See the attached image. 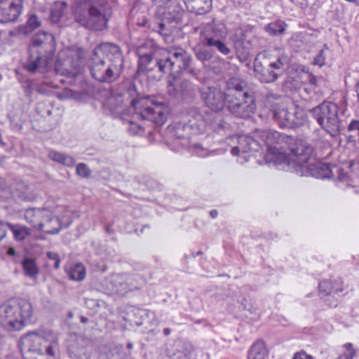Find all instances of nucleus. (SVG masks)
<instances>
[{"label":"nucleus","instance_id":"1","mask_svg":"<svg viewBox=\"0 0 359 359\" xmlns=\"http://www.w3.org/2000/svg\"><path fill=\"white\" fill-rule=\"evenodd\" d=\"M124 57L119 46L104 43L95 48L90 58L92 76L98 82L111 83L123 72Z\"/></svg>","mask_w":359,"mask_h":359},{"label":"nucleus","instance_id":"2","mask_svg":"<svg viewBox=\"0 0 359 359\" xmlns=\"http://www.w3.org/2000/svg\"><path fill=\"white\" fill-rule=\"evenodd\" d=\"M286 147L290 149L289 156L283 154L281 159L288 170L299 176H311L318 179L329 178L331 170L329 165L323 163L306 165L313 152V148L302 140L291 137V142Z\"/></svg>","mask_w":359,"mask_h":359},{"label":"nucleus","instance_id":"3","mask_svg":"<svg viewBox=\"0 0 359 359\" xmlns=\"http://www.w3.org/2000/svg\"><path fill=\"white\" fill-rule=\"evenodd\" d=\"M226 108L235 116L246 118L255 114L257 105L253 93L247 84L233 77L226 82Z\"/></svg>","mask_w":359,"mask_h":359},{"label":"nucleus","instance_id":"4","mask_svg":"<svg viewBox=\"0 0 359 359\" xmlns=\"http://www.w3.org/2000/svg\"><path fill=\"white\" fill-rule=\"evenodd\" d=\"M111 7L107 0H83L77 3L75 20L83 27L102 30L107 23Z\"/></svg>","mask_w":359,"mask_h":359},{"label":"nucleus","instance_id":"5","mask_svg":"<svg viewBox=\"0 0 359 359\" xmlns=\"http://www.w3.org/2000/svg\"><path fill=\"white\" fill-rule=\"evenodd\" d=\"M32 316V305L24 299L9 301L0 306V325L8 330H21Z\"/></svg>","mask_w":359,"mask_h":359},{"label":"nucleus","instance_id":"6","mask_svg":"<svg viewBox=\"0 0 359 359\" xmlns=\"http://www.w3.org/2000/svg\"><path fill=\"white\" fill-rule=\"evenodd\" d=\"M53 36L47 32L35 34L29 46V56L25 68L29 72L44 73L48 66L47 54L52 53Z\"/></svg>","mask_w":359,"mask_h":359},{"label":"nucleus","instance_id":"7","mask_svg":"<svg viewBox=\"0 0 359 359\" xmlns=\"http://www.w3.org/2000/svg\"><path fill=\"white\" fill-rule=\"evenodd\" d=\"M22 351L34 352L40 359L54 357L57 349V340L51 331L32 332L23 336L20 341Z\"/></svg>","mask_w":359,"mask_h":359},{"label":"nucleus","instance_id":"8","mask_svg":"<svg viewBox=\"0 0 359 359\" xmlns=\"http://www.w3.org/2000/svg\"><path fill=\"white\" fill-rule=\"evenodd\" d=\"M182 116L194 135L205 133L210 126L224 128L220 116L197 107L189 108Z\"/></svg>","mask_w":359,"mask_h":359},{"label":"nucleus","instance_id":"9","mask_svg":"<svg viewBox=\"0 0 359 359\" xmlns=\"http://www.w3.org/2000/svg\"><path fill=\"white\" fill-rule=\"evenodd\" d=\"M131 104L142 118L158 126L163 125L168 119V109L162 103H156L148 97H140L133 100Z\"/></svg>","mask_w":359,"mask_h":359},{"label":"nucleus","instance_id":"10","mask_svg":"<svg viewBox=\"0 0 359 359\" xmlns=\"http://www.w3.org/2000/svg\"><path fill=\"white\" fill-rule=\"evenodd\" d=\"M255 136L266 144L268 150L266 159L274 162L282 158L283 151L281 150L285 149L287 142H291L290 136L270 129H257Z\"/></svg>","mask_w":359,"mask_h":359},{"label":"nucleus","instance_id":"11","mask_svg":"<svg viewBox=\"0 0 359 359\" xmlns=\"http://www.w3.org/2000/svg\"><path fill=\"white\" fill-rule=\"evenodd\" d=\"M318 123L327 133L332 134L339 131L340 121L338 116L339 108L333 102H323L309 111Z\"/></svg>","mask_w":359,"mask_h":359},{"label":"nucleus","instance_id":"12","mask_svg":"<svg viewBox=\"0 0 359 359\" xmlns=\"http://www.w3.org/2000/svg\"><path fill=\"white\" fill-rule=\"evenodd\" d=\"M287 62V57L285 55L279 56L275 61L269 62L266 67H263L260 62L255 61L254 71L261 82L273 83L283 74L285 65Z\"/></svg>","mask_w":359,"mask_h":359},{"label":"nucleus","instance_id":"13","mask_svg":"<svg viewBox=\"0 0 359 359\" xmlns=\"http://www.w3.org/2000/svg\"><path fill=\"white\" fill-rule=\"evenodd\" d=\"M280 97L278 95L269 93L264 100V107L271 114L273 119L282 128L292 127L294 114L292 111L279 105L276 101Z\"/></svg>","mask_w":359,"mask_h":359},{"label":"nucleus","instance_id":"14","mask_svg":"<svg viewBox=\"0 0 359 359\" xmlns=\"http://www.w3.org/2000/svg\"><path fill=\"white\" fill-rule=\"evenodd\" d=\"M255 135V132L253 133ZM256 137L247 135L233 136L226 139V143L230 146L232 155L238 156L240 154H246L252 151H258L260 143Z\"/></svg>","mask_w":359,"mask_h":359},{"label":"nucleus","instance_id":"15","mask_svg":"<svg viewBox=\"0 0 359 359\" xmlns=\"http://www.w3.org/2000/svg\"><path fill=\"white\" fill-rule=\"evenodd\" d=\"M68 58L62 65L56 64L55 71L57 74L66 76L67 78H77L82 73V65L80 53L78 51L69 50Z\"/></svg>","mask_w":359,"mask_h":359},{"label":"nucleus","instance_id":"16","mask_svg":"<svg viewBox=\"0 0 359 359\" xmlns=\"http://www.w3.org/2000/svg\"><path fill=\"white\" fill-rule=\"evenodd\" d=\"M201 97L208 107L214 111H220L226 107V88L223 92L215 86L203 87Z\"/></svg>","mask_w":359,"mask_h":359},{"label":"nucleus","instance_id":"17","mask_svg":"<svg viewBox=\"0 0 359 359\" xmlns=\"http://www.w3.org/2000/svg\"><path fill=\"white\" fill-rule=\"evenodd\" d=\"M168 50L173 62L174 73L179 74L184 70L192 76L198 74L196 69L191 65L192 57L187 51L180 47H174Z\"/></svg>","mask_w":359,"mask_h":359},{"label":"nucleus","instance_id":"18","mask_svg":"<svg viewBox=\"0 0 359 359\" xmlns=\"http://www.w3.org/2000/svg\"><path fill=\"white\" fill-rule=\"evenodd\" d=\"M24 0H0V23L13 22L21 15Z\"/></svg>","mask_w":359,"mask_h":359},{"label":"nucleus","instance_id":"19","mask_svg":"<svg viewBox=\"0 0 359 359\" xmlns=\"http://www.w3.org/2000/svg\"><path fill=\"white\" fill-rule=\"evenodd\" d=\"M197 91L198 87L187 80L181 81L179 84H173L170 81L168 85V92L170 95L187 102L194 100Z\"/></svg>","mask_w":359,"mask_h":359},{"label":"nucleus","instance_id":"20","mask_svg":"<svg viewBox=\"0 0 359 359\" xmlns=\"http://www.w3.org/2000/svg\"><path fill=\"white\" fill-rule=\"evenodd\" d=\"M167 133L170 137L174 140H182L183 142L180 143L182 147L187 146V139L191 135H194V133H191L190 128H189L188 125L185 124V121H183L182 116L178 121L168 127Z\"/></svg>","mask_w":359,"mask_h":359},{"label":"nucleus","instance_id":"21","mask_svg":"<svg viewBox=\"0 0 359 359\" xmlns=\"http://www.w3.org/2000/svg\"><path fill=\"white\" fill-rule=\"evenodd\" d=\"M226 36L224 25L213 20L206 24L201 31V42L203 44L208 43L210 39H223Z\"/></svg>","mask_w":359,"mask_h":359},{"label":"nucleus","instance_id":"22","mask_svg":"<svg viewBox=\"0 0 359 359\" xmlns=\"http://www.w3.org/2000/svg\"><path fill=\"white\" fill-rule=\"evenodd\" d=\"M11 190L13 196L20 201H32L35 198L30 191L32 189L29 186L22 181L15 182L11 187Z\"/></svg>","mask_w":359,"mask_h":359},{"label":"nucleus","instance_id":"23","mask_svg":"<svg viewBox=\"0 0 359 359\" xmlns=\"http://www.w3.org/2000/svg\"><path fill=\"white\" fill-rule=\"evenodd\" d=\"M155 63L159 72L163 74H175L174 73L173 62L170 57L168 50H163L160 57L155 58Z\"/></svg>","mask_w":359,"mask_h":359},{"label":"nucleus","instance_id":"24","mask_svg":"<svg viewBox=\"0 0 359 359\" xmlns=\"http://www.w3.org/2000/svg\"><path fill=\"white\" fill-rule=\"evenodd\" d=\"M342 291L341 282L335 280H324L319 283V292L321 297H325L332 294Z\"/></svg>","mask_w":359,"mask_h":359},{"label":"nucleus","instance_id":"25","mask_svg":"<svg viewBox=\"0 0 359 359\" xmlns=\"http://www.w3.org/2000/svg\"><path fill=\"white\" fill-rule=\"evenodd\" d=\"M267 353L264 342L262 340H257L250 347L248 359H266Z\"/></svg>","mask_w":359,"mask_h":359},{"label":"nucleus","instance_id":"26","mask_svg":"<svg viewBox=\"0 0 359 359\" xmlns=\"http://www.w3.org/2000/svg\"><path fill=\"white\" fill-rule=\"evenodd\" d=\"M192 345L184 341H178L174 345L175 352L169 359H189V353L191 352Z\"/></svg>","mask_w":359,"mask_h":359},{"label":"nucleus","instance_id":"27","mask_svg":"<svg viewBox=\"0 0 359 359\" xmlns=\"http://www.w3.org/2000/svg\"><path fill=\"white\" fill-rule=\"evenodd\" d=\"M20 262L25 275L31 278H36L39 273V269L36 260L32 258L26 257Z\"/></svg>","mask_w":359,"mask_h":359},{"label":"nucleus","instance_id":"28","mask_svg":"<svg viewBox=\"0 0 359 359\" xmlns=\"http://www.w3.org/2000/svg\"><path fill=\"white\" fill-rule=\"evenodd\" d=\"M193 51L196 59L201 61L203 64L211 60L213 57V53L208 48V46L201 44H197L194 48Z\"/></svg>","mask_w":359,"mask_h":359},{"label":"nucleus","instance_id":"29","mask_svg":"<svg viewBox=\"0 0 359 359\" xmlns=\"http://www.w3.org/2000/svg\"><path fill=\"white\" fill-rule=\"evenodd\" d=\"M48 157L53 161L61 163L68 167H72L75 164L73 157L64 153H60L53 150L48 152Z\"/></svg>","mask_w":359,"mask_h":359},{"label":"nucleus","instance_id":"30","mask_svg":"<svg viewBox=\"0 0 359 359\" xmlns=\"http://www.w3.org/2000/svg\"><path fill=\"white\" fill-rule=\"evenodd\" d=\"M210 48H215L222 55L227 56L231 53V50L227 45L222 41V39H210L208 43H203Z\"/></svg>","mask_w":359,"mask_h":359},{"label":"nucleus","instance_id":"31","mask_svg":"<svg viewBox=\"0 0 359 359\" xmlns=\"http://www.w3.org/2000/svg\"><path fill=\"white\" fill-rule=\"evenodd\" d=\"M123 99L121 95L111 94L107 97L104 105L111 111H118V109L122 106Z\"/></svg>","mask_w":359,"mask_h":359},{"label":"nucleus","instance_id":"32","mask_svg":"<svg viewBox=\"0 0 359 359\" xmlns=\"http://www.w3.org/2000/svg\"><path fill=\"white\" fill-rule=\"evenodd\" d=\"M67 4L65 2H56L50 11V18L53 22L57 23L62 17Z\"/></svg>","mask_w":359,"mask_h":359},{"label":"nucleus","instance_id":"33","mask_svg":"<svg viewBox=\"0 0 359 359\" xmlns=\"http://www.w3.org/2000/svg\"><path fill=\"white\" fill-rule=\"evenodd\" d=\"M286 24L281 20L271 22L265 27V30L271 35L283 34L285 31Z\"/></svg>","mask_w":359,"mask_h":359},{"label":"nucleus","instance_id":"34","mask_svg":"<svg viewBox=\"0 0 359 359\" xmlns=\"http://www.w3.org/2000/svg\"><path fill=\"white\" fill-rule=\"evenodd\" d=\"M69 276L72 280L80 281L86 276V269L81 264H76L71 267L69 271Z\"/></svg>","mask_w":359,"mask_h":359},{"label":"nucleus","instance_id":"35","mask_svg":"<svg viewBox=\"0 0 359 359\" xmlns=\"http://www.w3.org/2000/svg\"><path fill=\"white\" fill-rule=\"evenodd\" d=\"M292 114H294L293 118H292L293 124L290 128L299 127L307 123L308 116L303 110H292Z\"/></svg>","mask_w":359,"mask_h":359},{"label":"nucleus","instance_id":"36","mask_svg":"<svg viewBox=\"0 0 359 359\" xmlns=\"http://www.w3.org/2000/svg\"><path fill=\"white\" fill-rule=\"evenodd\" d=\"M13 231L15 239L22 241L30 234L29 230L25 226H8Z\"/></svg>","mask_w":359,"mask_h":359},{"label":"nucleus","instance_id":"37","mask_svg":"<svg viewBox=\"0 0 359 359\" xmlns=\"http://www.w3.org/2000/svg\"><path fill=\"white\" fill-rule=\"evenodd\" d=\"M41 26V21L36 15H32L28 18L25 27V34H29Z\"/></svg>","mask_w":359,"mask_h":359},{"label":"nucleus","instance_id":"38","mask_svg":"<svg viewBox=\"0 0 359 359\" xmlns=\"http://www.w3.org/2000/svg\"><path fill=\"white\" fill-rule=\"evenodd\" d=\"M61 99H74L79 100L81 98V94L79 92L74 91L72 89L65 88L60 94Z\"/></svg>","mask_w":359,"mask_h":359},{"label":"nucleus","instance_id":"39","mask_svg":"<svg viewBox=\"0 0 359 359\" xmlns=\"http://www.w3.org/2000/svg\"><path fill=\"white\" fill-rule=\"evenodd\" d=\"M76 172L79 176L83 178H88L92 173L91 170L84 163H80L76 165Z\"/></svg>","mask_w":359,"mask_h":359},{"label":"nucleus","instance_id":"40","mask_svg":"<svg viewBox=\"0 0 359 359\" xmlns=\"http://www.w3.org/2000/svg\"><path fill=\"white\" fill-rule=\"evenodd\" d=\"M152 60V57L149 53H145L142 55H140L139 59V65L138 69L139 71H144L147 69V65L150 63Z\"/></svg>","mask_w":359,"mask_h":359},{"label":"nucleus","instance_id":"41","mask_svg":"<svg viewBox=\"0 0 359 359\" xmlns=\"http://www.w3.org/2000/svg\"><path fill=\"white\" fill-rule=\"evenodd\" d=\"M197 0H183L187 9L191 13H201L200 4L196 3Z\"/></svg>","mask_w":359,"mask_h":359},{"label":"nucleus","instance_id":"42","mask_svg":"<svg viewBox=\"0 0 359 359\" xmlns=\"http://www.w3.org/2000/svg\"><path fill=\"white\" fill-rule=\"evenodd\" d=\"M189 353V359H208V354L201 350H195L192 346L191 352Z\"/></svg>","mask_w":359,"mask_h":359},{"label":"nucleus","instance_id":"43","mask_svg":"<svg viewBox=\"0 0 359 359\" xmlns=\"http://www.w3.org/2000/svg\"><path fill=\"white\" fill-rule=\"evenodd\" d=\"M128 131L131 135H137L140 132L143 131V128L139 124L130 121Z\"/></svg>","mask_w":359,"mask_h":359},{"label":"nucleus","instance_id":"44","mask_svg":"<svg viewBox=\"0 0 359 359\" xmlns=\"http://www.w3.org/2000/svg\"><path fill=\"white\" fill-rule=\"evenodd\" d=\"M325 55L323 50H320L318 54L314 57L313 64L322 67L325 64Z\"/></svg>","mask_w":359,"mask_h":359},{"label":"nucleus","instance_id":"45","mask_svg":"<svg viewBox=\"0 0 359 359\" xmlns=\"http://www.w3.org/2000/svg\"><path fill=\"white\" fill-rule=\"evenodd\" d=\"M36 216V211L34 209H28L25 213V218L29 223H34L36 221L34 219Z\"/></svg>","mask_w":359,"mask_h":359},{"label":"nucleus","instance_id":"46","mask_svg":"<svg viewBox=\"0 0 359 359\" xmlns=\"http://www.w3.org/2000/svg\"><path fill=\"white\" fill-rule=\"evenodd\" d=\"M47 257H48V259L55 261L54 267L55 269H58L60 266V258L59 257V255L55 252H48Z\"/></svg>","mask_w":359,"mask_h":359},{"label":"nucleus","instance_id":"47","mask_svg":"<svg viewBox=\"0 0 359 359\" xmlns=\"http://www.w3.org/2000/svg\"><path fill=\"white\" fill-rule=\"evenodd\" d=\"M194 152L197 156L201 157H205L208 154L207 151L204 149L200 144L194 145Z\"/></svg>","mask_w":359,"mask_h":359},{"label":"nucleus","instance_id":"48","mask_svg":"<svg viewBox=\"0 0 359 359\" xmlns=\"http://www.w3.org/2000/svg\"><path fill=\"white\" fill-rule=\"evenodd\" d=\"M22 356L23 359H40L39 356L37 355V353H35L34 352H27V351H22ZM46 358H43V359H46Z\"/></svg>","mask_w":359,"mask_h":359},{"label":"nucleus","instance_id":"49","mask_svg":"<svg viewBox=\"0 0 359 359\" xmlns=\"http://www.w3.org/2000/svg\"><path fill=\"white\" fill-rule=\"evenodd\" d=\"M293 359H313V358L311 355L306 354L304 351H300L294 355Z\"/></svg>","mask_w":359,"mask_h":359},{"label":"nucleus","instance_id":"50","mask_svg":"<svg viewBox=\"0 0 359 359\" xmlns=\"http://www.w3.org/2000/svg\"><path fill=\"white\" fill-rule=\"evenodd\" d=\"M85 303L87 307L89 309H93L95 307H99L98 302L93 299L86 298Z\"/></svg>","mask_w":359,"mask_h":359},{"label":"nucleus","instance_id":"51","mask_svg":"<svg viewBox=\"0 0 359 359\" xmlns=\"http://www.w3.org/2000/svg\"><path fill=\"white\" fill-rule=\"evenodd\" d=\"M349 131L358 130L359 131V121L353 120L348 126Z\"/></svg>","mask_w":359,"mask_h":359},{"label":"nucleus","instance_id":"52","mask_svg":"<svg viewBox=\"0 0 359 359\" xmlns=\"http://www.w3.org/2000/svg\"><path fill=\"white\" fill-rule=\"evenodd\" d=\"M355 354H356L355 351H353L351 353H344L340 355L337 358V359H353V357L355 355Z\"/></svg>","mask_w":359,"mask_h":359},{"label":"nucleus","instance_id":"53","mask_svg":"<svg viewBox=\"0 0 359 359\" xmlns=\"http://www.w3.org/2000/svg\"><path fill=\"white\" fill-rule=\"evenodd\" d=\"M8 255L10 256H13L14 257V262L18 263L20 262L21 260L18 258V255H17L15 249L13 248H10L8 250Z\"/></svg>","mask_w":359,"mask_h":359},{"label":"nucleus","instance_id":"54","mask_svg":"<svg viewBox=\"0 0 359 359\" xmlns=\"http://www.w3.org/2000/svg\"><path fill=\"white\" fill-rule=\"evenodd\" d=\"M113 226H104V230L109 235H111L116 231V230L113 229Z\"/></svg>","mask_w":359,"mask_h":359},{"label":"nucleus","instance_id":"55","mask_svg":"<svg viewBox=\"0 0 359 359\" xmlns=\"http://www.w3.org/2000/svg\"><path fill=\"white\" fill-rule=\"evenodd\" d=\"M344 346L348 351V353H351L353 351H355L353 347V344L351 343H347L344 344Z\"/></svg>","mask_w":359,"mask_h":359},{"label":"nucleus","instance_id":"56","mask_svg":"<svg viewBox=\"0 0 359 359\" xmlns=\"http://www.w3.org/2000/svg\"><path fill=\"white\" fill-rule=\"evenodd\" d=\"M309 84L312 88H314L316 86V79L313 75H311L309 77Z\"/></svg>","mask_w":359,"mask_h":359},{"label":"nucleus","instance_id":"57","mask_svg":"<svg viewBox=\"0 0 359 359\" xmlns=\"http://www.w3.org/2000/svg\"><path fill=\"white\" fill-rule=\"evenodd\" d=\"M111 355H112L111 353H101V354H100L98 359H111Z\"/></svg>","mask_w":359,"mask_h":359},{"label":"nucleus","instance_id":"58","mask_svg":"<svg viewBox=\"0 0 359 359\" xmlns=\"http://www.w3.org/2000/svg\"><path fill=\"white\" fill-rule=\"evenodd\" d=\"M60 231V228H56V229H54L52 231L45 230V232L48 233L55 234V233H59Z\"/></svg>","mask_w":359,"mask_h":359},{"label":"nucleus","instance_id":"59","mask_svg":"<svg viewBox=\"0 0 359 359\" xmlns=\"http://www.w3.org/2000/svg\"><path fill=\"white\" fill-rule=\"evenodd\" d=\"M158 27H159V33L163 34V32L165 30V25L163 22L158 23Z\"/></svg>","mask_w":359,"mask_h":359},{"label":"nucleus","instance_id":"60","mask_svg":"<svg viewBox=\"0 0 359 359\" xmlns=\"http://www.w3.org/2000/svg\"><path fill=\"white\" fill-rule=\"evenodd\" d=\"M210 0H197L196 3L200 4V9L202 8V4H208L209 3Z\"/></svg>","mask_w":359,"mask_h":359},{"label":"nucleus","instance_id":"61","mask_svg":"<svg viewBox=\"0 0 359 359\" xmlns=\"http://www.w3.org/2000/svg\"><path fill=\"white\" fill-rule=\"evenodd\" d=\"M210 215L212 217L215 218L217 216L218 212L216 210H212L210 212Z\"/></svg>","mask_w":359,"mask_h":359},{"label":"nucleus","instance_id":"62","mask_svg":"<svg viewBox=\"0 0 359 359\" xmlns=\"http://www.w3.org/2000/svg\"><path fill=\"white\" fill-rule=\"evenodd\" d=\"M170 332H171V330H170V329H169V328H165V329L163 330V334H164L165 336L169 335V334H170Z\"/></svg>","mask_w":359,"mask_h":359},{"label":"nucleus","instance_id":"63","mask_svg":"<svg viewBox=\"0 0 359 359\" xmlns=\"http://www.w3.org/2000/svg\"><path fill=\"white\" fill-rule=\"evenodd\" d=\"M88 318L84 317V316H81V323H88Z\"/></svg>","mask_w":359,"mask_h":359},{"label":"nucleus","instance_id":"64","mask_svg":"<svg viewBox=\"0 0 359 359\" xmlns=\"http://www.w3.org/2000/svg\"><path fill=\"white\" fill-rule=\"evenodd\" d=\"M127 348H128V349H131V348H133V344H132V343H128V344H127Z\"/></svg>","mask_w":359,"mask_h":359}]
</instances>
